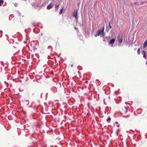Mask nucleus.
Returning <instances> with one entry per match:
<instances>
[{
	"label": "nucleus",
	"mask_w": 147,
	"mask_h": 147,
	"mask_svg": "<svg viewBox=\"0 0 147 147\" xmlns=\"http://www.w3.org/2000/svg\"><path fill=\"white\" fill-rule=\"evenodd\" d=\"M104 30V27H103L101 29L98 31V32L97 34H95L94 36L96 37L98 36H99L100 35H102V36H103Z\"/></svg>",
	"instance_id": "nucleus-1"
},
{
	"label": "nucleus",
	"mask_w": 147,
	"mask_h": 147,
	"mask_svg": "<svg viewBox=\"0 0 147 147\" xmlns=\"http://www.w3.org/2000/svg\"><path fill=\"white\" fill-rule=\"evenodd\" d=\"M78 11L77 9H75L73 13V16L76 19L78 16Z\"/></svg>",
	"instance_id": "nucleus-2"
},
{
	"label": "nucleus",
	"mask_w": 147,
	"mask_h": 147,
	"mask_svg": "<svg viewBox=\"0 0 147 147\" xmlns=\"http://www.w3.org/2000/svg\"><path fill=\"white\" fill-rule=\"evenodd\" d=\"M115 42V39L114 38H113L109 40L108 42L109 45L111 44V47H113V45L114 44Z\"/></svg>",
	"instance_id": "nucleus-3"
},
{
	"label": "nucleus",
	"mask_w": 147,
	"mask_h": 147,
	"mask_svg": "<svg viewBox=\"0 0 147 147\" xmlns=\"http://www.w3.org/2000/svg\"><path fill=\"white\" fill-rule=\"evenodd\" d=\"M110 37L109 36L106 37H104L103 39V41H105L106 42H109L110 39Z\"/></svg>",
	"instance_id": "nucleus-4"
},
{
	"label": "nucleus",
	"mask_w": 147,
	"mask_h": 147,
	"mask_svg": "<svg viewBox=\"0 0 147 147\" xmlns=\"http://www.w3.org/2000/svg\"><path fill=\"white\" fill-rule=\"evenodd\" d=\"M53 6V5H52V3H50V4L47 6V9H50L52 8Z\"/></svg>",
	"instance_id": "nucleus-5"
},
{
	"label": "nucleus",
	"mask_w": 147,
	"mask_h": 147,
	"mask_svg": "<svg viewBox=\"0 0 147 147\" xmlns=\"http://www.w3.org/2000/svg\"><path fill=\"white\" fill-rule=\"evenodd\" d=\"M113 20L112 19L110 20L109 22V27L110 28V29H111L112 28V26L111 25V24L113 25Z\"/></svg>",
	"instance_id": "nucleus-6"
},
{
	"label": "nucleus",
	"mask_w": 147,
	"mask_h": 147,
	"mask_svg": "<svg viewBox=\"0 0 147 147\" xmlns=\"http://www.w3.org/2000/svg\"><path fill=\"white\" fill-rule=\"evenodd\" d=\"M128 111V107H125L123 109V111L124 114H126L127 112Z\"/></svg>",
	"instance_id": "nucleus-7"
},
{
	"label": "nucleus",
	"mask_w": 147,
	"mask_h": 147,
	"mask_svg": "<svg viewBox=\"0 0 147 147\" xmlns=\"http://www.w3.org/2000/svg\"><path fill=\"white\" fill-rule=\"evenodd\" d=\"M118 40L120 43H121L123 41V39L119 38V37L117 36Z\"/></svg>",
	"instance_id": "nucleus-8"
},
{
	"label": "nucleus",
	"mask_w": 147,
	"mask_h": 147,
	"mask_svg": "<svg viewBox=\"0 0 147 147\" xmlns=\"http://www.w3.org/2000/svg\"><path fill=\"white\" fill-rule=\"evenodd\" d=\"M147 45V40H146L144 42L143 46V48H145Z\"/></svg>",
	"instance_id": "nucleus-9"
},
{
	"label": "nucleus",
	"mask_w": 147,
	"mask_h": 147,
	"mask_svg": "<svg viewBox=\"0 0 147 147\" xmlns=\"http://www.w3.org/2000/svg\"><path fill=\"white\" fill-rule=\"evenodd\" d=\"M59 4H58V5L56 4V5L55 6V8H56V9H55V10H56V11L57 10V8L59 7Z\"/></svg>",
	"instance_id": "nucleus-10"
},
{
	"label": "nucleus",
	"mask_w": 147,
	"mask_h": 147,
	"mask_svg": "<svg viewBox=\"0 0 147 147\" xmlns=\"http://www.w3.org/2000/svg\"><path fill=\"white\" fill-rule=\"evenodd\" d=\"M4 1L3 0H0V6H1L3 4Z\"/></svg>",
	"instance_id": "nucleus-11"
},
{
	"label": "nucleus",
	"mask_w": 147,
	"mask_h": 147,
	"mask_svg": "<svg viewBox=\"0 0 147 147\" xmlns=\"http://www.w3.org/2000/svg\"><path fill=\"white\" fill-rule=\"evenodd\" d=\"M111 120V118L110 117H109L108 118V119H107V121L108 123H110V121Z\"/></svg>",
	"instance_id": "nucleus-12"
},
{
	"label": "nucleus",
	"mask_w": 147,
	"mask_h": 147,
	"mask_svg": "<svg viewBox=\"0 0 147 147\" xmlns=\"http://www.w3.org/2000/svg\"><path fill=\"white\" fill-rule=\"evenodd\" d=\"M63 8H62L61 10H60L59 12V14H60V15H61L62 13L63 12Z\"/></svg>",
	"instance_id": "nucleus-13"
},
{
	"label": "nucleus",
	"mask_w": 147,
	"mask_h": 147,
	"mask_svg": "<svg viewBox=\"0 0 147 147\" xmlns=\"http://www.w3.org/2000/svg\"><path fill=\"white\" fill-rule=\"evenodd\" d=\"M141 53L143 55H144V54H146V51H142Z\"/></svg>",
	"instance_id": "nucleus-14"
},
{
	"label": "nucleus",
	"mask_w": 147,
	"mask_h": 147,
	"mask_svg": "<svg viewBox=\"0 0 147 147\" xmlns=\"http://www.w3.org/2000/svg\"><path fill=\"white\" fill-rule=\"evenodd\" d=\"M140 48H138V50H137V53H138V55H139L140 54Z\"/></svg>",
	"instance_id": "nucleus-15"
},
{
	"label": "nucleus",
	"mask_w": 147,
	"mask_h": 147,
	"mask_svg": "<svg viewBox=\"0 0 147 147\" xmlns=\"http://www.w3.org/2000/svg\"><path fill=\"white\" fill-rule=\"evenodd\" d=\"M79 24H80V26L82 28L83 27V23L81 24L80 23H79Z\"/></svg>",
	"instance_id": "nucleus-16"
},
{
	"label": "nucleus",
	"mask_w": 147,
	"mask_h": 147,
	"mask_svg": "<svg viewBox=\"0 0 147 147\" xmlns=\"http://www.w3.org/2000/svg\"><path fill=\"white\" fill-rule=\"evenodd\" d=\"M129 115H127V116H123V117H125V118H127L128 117H129Z\"/></svg>",
	"instance_id": "nucleus-17"
},
{
	"label": "nucleus",
	"mask_w": 147,
	"mask_h": 147,
	"mask_svg": "<svg viewBox=\"0 0 147 147\" xmlns=\"http://www.w3.org/2000/svg\"><path fill=\"white\" fill-rule=\"evenodd\" d=\"M134 119V117H131V119L130 120V121H132Z\"/></svg>",
	"instance_id": "nucleus-18"
},
{
	"label": "nucleus",
	"mask_w": 147,
	"mask_h": 147,
	"mask_svg": "<svg viewBox=\"0 0 147 147\" xmlns=\"http://www.w3.org/2000/svg\"><path fill=\"white\" fill-rule=\"evenodd\" d=\"M146 54H144V55H143V57L144 58H146Z\"/></svg>",
	"instance_id": "nucleus-19"
},
{
	"label": "nucleus",
	"mask_w": 147,
	"mask_h": 147,
	"mask_svg": "<svg viewBox=\"0 0 147 147\" xmlns=\"http://www.w3.org/2000/svg\"><path fill=\"white\" fill-rule=\"evenodd\" d=\"M15 6L16 7V6H17V5L16 4V5H15Z\"/></svg>",
	"instance_id": "nucleus-20"
},
{
	"label": "nucleus",
	"mask_w": 147,
	"mask_h": 147,
	"mask_svg": "<svg viewBox=\"0 0 147 147\" xmlns=\"http://www.w3.org/2000/svg\"><path fill=\"white\" fill-rule=\"evenodd\" d=\"M34 95V93H32V96H33V95Z\"/></svg>",
	"instance_id": "nucleus-21"
},
{
	"label": "nucleus",
	"mask_w": 147,
	"mask_h": 147,
	"mask_svg": "<svg viewBox=\"0 0 147 147\" xmlns=\"http://www.w3.org/2000/svg\"><path fill=\"white\" fill-rule=\"evenodd\" d=\"M71 67H73V65H71Z\"/></svg>",
	"instance_id": "nucleus-22"
},
{
	"label": "nucleus",
	"mask_w": 147,
	"mask_h": 147,
	"mask_svg": "<svg viewBox=\"0 0 147 147\" xmlns=\"http://www.w3.org/2000/svg\"><path fill=\"white\" fill-rule=\"evenodd\" d=\"M146 65H147V62L146 63Z\"/></svg>",
	"instance_id": "nucleus-23"
},
{
	"label": "nucleus",
	"mask_w": 147,
	"mask_h": 147,
	"mask_svg": "<svg viewBox=\"0 0 147 147\" xmlns=\"http://www.w3.org/2000/svg\"><path fill=\"white\" fill-rule=\"evenodd\" d=\"M27 129H26V132H27Z\"/></svg>",
	"instance_id": "nucleus-24"
},
{
	"label": "nucleus",
	"mask_w": 147,
	"mask_h": 147,
	"mask_svg": "<svg viewBox=\"0 0 147 147\" xmlns=\"http://www.w3.org/2000/svg\"><path fill=\"white\" fill-rule=\"evenodd\" d=\"M27 129H26V132H27Z\"/></svg>",
	"instance_id": "nucleus-25"
},
{
	"label": "nucleus",
	"mask_w": 147,
	"mask_h": 147,
	"mask_svg": "<svg viewBox=\"0 0 147 147\" xmlns=\"http://www.w3.org/2000/svg\"><path fill=\"white\" fill-rule=\"evenodd\" d=\"M27 129H26V132H27Z\"/></svg>",
	"instance_id": "nucleus-26"
},
{
	"label": "nucleus",
	"mask_w": 147,
	"mask_h": 147,
	"mask_svg": "<svg viewBox=\"0 0 147 147\" xmlns=\"http://www.w3.org/2000/svg\"><path fill=\"white\" fill-rule=\"evenodd\" d=\"M31 147V146H29V147Z\"/></svg>",
	"instance_id": "nucleus-27"
}]
</instances>
